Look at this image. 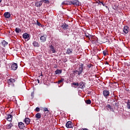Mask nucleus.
<instances>
[{
  "mask_svg": "<svg viewBox=\"0 0 130 130\" xmlns=\"http://www.w3.org/2000/svg\"><path fill=\"white\" fill-rule=\"evenodd\" d=\"M72 86H74L75 88H77L78 86H79V83L78 82H73L72 83Z\"/></svg>",
  "mask_w": 130,
  "mask_h": 130,
  "instance_id": "25",
  "label": "nucleus"
},
{
  "mask_svg": "<svg viewBox=\"0 0 130 130\" xmlns=\"http://www.w3.org/2000/svg\"><path fill=\"white\" fill-rule=\"evenodd\" d=\"M103 95L105 97H108V96H109V91L107 90H104L103 91Z\"/></svg>",
  "mask_w": 130,
  "mask_h": 130,
  "instance_id": "11",
  "label": "nucleus"
},
{
  "mask_svg": "<svg viewBox=\"0 0 130 130\" xmlns=\"http://www.w3.org/2000/svg\"><path fill=\"white\" fill-rule=\"evenodd\" d=\"M111 97H116L115 95H114V93H112L111 94Z\"/></svg>",
  "mask_w": 130,
  "mask_h": 130,
  "instance_id": "39",
  "label": "nucleus"
},
{
  "mask_svg": "<svg viewBox=\"0 0 130 130\" xmlns=\"http://www.w3.org/2000/svg\"><path fill=\"white\" fill-rule=\"evenodd\" d=\"M73 50L72 48H68L66 51V54H72Z\"/></svg>",
  "mask_w": 130,
  "mask_h": 130,
  "instance_id": "14",
  "label": "nucleus"
},
{
  "mask_svg": "<svg viewBox=\"0 0 130 130\" xmlns=\"http://www.w3.org/2000/svg\"><path fill=\"white\" fill-rule=\"evenodd\" d=\"M21 28H19V27H16L15 28V31L16 32V33H20V32H21Z\"/></svg>",
  "mask_w": 130,
  "mask_h": 130,
  "instance_id": "26",
  "label": "nucleus"
},
{
  "mask_svg": "<svg viewBox=\"0 0 130 130\" xmlns=\"http://www.w3.org/2000/svg\"><path fill=\"white\" fill-rule=\"evenodd\" d=\"M39 78H40V77H43V75H42V72L41 73V75L40 76H39Z\"/></svg>",
  "mask_w": 130,
  "mask_h": 130,
  "instance_id": "41",
  "label": "nucleus"
},
{
  "mask_svg": "<svg viewBox=\"0 0 130 130\" xmlns=\"http://www.w3.org/2000/svg\"><path fill=\"white\" fill-rule=\"evenodd\" d=\"M37 25L39 26V27H42V24L40 22H38V20H37Z\"/></svg>",
  "mask_w": 130,
  "mask_h": 130,
  "instance_id": "32",
  "label": "nucleus"
},
{
  "mask_svg": "<svg viewBox=\"0 0 130 130\" xmlns=\"http://www.w3.org/2000/svg\"><path fill=\"white\" fill-rule=\"evenodd\" d=\"M85 103L86 104H91V103H92V102H91V100H87L85 101Z\"/></svg>",
  "mask_w": 130,
  "mask_h": 130,
  "instance_id": "30",
  "label": "nucleus"
},
{
  "mask_svg": "<svg viewBox=\"0 0 130 130\" xmlns=\"http://www.w3.org/2000/svg\"><path fill=\"white\" fill-rule=\"evenodd\" d=\"M115 101H114V102H115Z\"/></svg>",
  "mask_w": 130,
  "mask_h": 130,
  "instance_id": "49",
  "label": "nucleus"
},
{
  "mask_svg": "<svg viewBox=\"0 0 130 130\" xmlns=\"http://www.w3.org/2000/svg\"><path fill=\"white\" fill-rule=\"evenodd\" d=\"M44 112H46V111L49 112V110H48V109L47 108H44Z\"/></svg>",
  "mask_w": 130,
  "mask_h": 130,
  "instance_id": "36",
  "label": "nucleus"
},
{
  "mask_svg": "<svg viewBox=\"0 0 130 130\" xmlns=\"http://www.w3.org/2000/svg\"><path fill=\"white\" fill-rule=\"evenodd\" d=\"M66 126L67 128H73L74 127V124L71 121H69L66 123Z\"/></svg>",
  "mask_w": 130,
  "mask_h": 130,
  "instance_id": "2",
  "label": "nucleus"
},
{
  "mask_svg": "<svg viewBox=\"0 0 130 130\" xmlns=\"http://www.w3.org/2000/svg\"><path fill=\"white\" fill-rule=\"evenodd\" d=\"M13 127V124L12 123H10L6 125V128L7 129H11Z\"/></svg>",
  "mask_w": 130,
  "mask_h": 130,
  "instance_id": "15",
  "label": "nucleus"
},
{
  "mask_svg": "<svg viewBox=\"0 0 130 130\" xmlns=\"http://www.w3.org/2000/svg\"><path fill=\"white\" fill-rule=\"evenodd\" d=\"M31 97H34V92H31Z\"/></svg>",
  "mask_w": 130,
  "mask_h": 130,
  "instance_id": "38",
  "label": "nucleus"
},
{
  "mask_svg": "<svg viewBox=\"0 0 130 130\" xmlns=\"http://www.w3.org/2000/svg\"><path fill=\"white\" fill-rule=\"evenodd\" d=\"M103 53L105 56H106V55H107V51L106 50L103 51Z\"/></svg>",
  "mask_w": 130,
  "mask_h": 130,
  "instance_id": "35",
  "label": "nucleus"
},
{
  "mask_svg": "<svg viewBox=\"0 0 130 130\" xmlns=\"http://www.w3.org/2000/svg\"><path fill=\"white\" fill-rule=\"evenodd\" d=\"M6 119L7 120H8V121H12V119H13V115H7V118H6Z\"/></svg>",
  "mask_w": 130,
  "mask_h": 130,
  "instance_id": "13",
  "label": "nucleus"
},
{
  "mask_svg": "<svg viewBox=\"0 0 130 130\" xmlns=\"http://www.w3.org/2000/svg\"><path fill=\"white\" fill-rule=\"evenodd\" d=\"M30 119L29 118H25L24 122H25V123H26V124H27V125H28V124H29L30 123Z\"/></svg>",
  "mask_w": 130,
  "mask_h": 130,
  "instance_id": "17",
  "label": "nucleus"
},
{
  "mask_svg": "<svg viewBox=\"0 0 130 130\" xmlns=\"http://www.w3.org/2000/svg\"><path fill=\"white\" fill-rule=\"evenodd\" d=\"M83 68H84V64L81 63L78 69L73 71V75L76 77H80L82 73H83Z\"/></svg>",
  "mask_w": 130,
  "mask_h": 130,
  "instance_id": "1",
  "label": "nucleus"
},
{
  "mask_svg": "<svg viewBox=\"0 0 130 130\" xmlns=\"http://www.w3.org/2000/svg\"><path fill=\"white\" fill-rule=\"evenodd\" d=\"M42 1V3H44L45 4H49V1L48 0H41Z\"/></svg>",
  "mask_w": 130,
  "mask_h": 130,
  "instance_id": "29",
  "label": "nucleus"
},
{
  "mask_svg": "<svg viewBox=\"0 0 130 130\" xmlns=\"http://www.w3.org/2000/svg\"><path fill=\"white\" fill-rule=\"evenodd\" d=\"M35 111L37 112H39V111H40V108L39 107H37L35 109Z\"/></svg>",
  "mask_w": 130,
  "mask_h": 130,
  "instance_id": "33",
  "label": "nucleus"
},
{
  "mask_svg": "<svg viewBox=\"0 0 130 130\" xmlns=\"http://www.w3.org/2000/svg\"><path fill=\"white\" fill-rule=\"evenodd\" d=\"M8 44H9V43L7 42L6 41L3 40L2 41V45L4 46V47H6Z\"/></svg>",
  "mask_w": 130,
  "mask_h": 130,
  "instance_id": "24",
  "label": "nucleus"
},
{
  "mask_svg": "<svg viewBox=\"0 0 130 130\" xmlns=\"http://www.w3.org/2000/svg\"><path fill=\"white\" fill-rule=\"evenodd\" d=\"M62 73V70L57 69L56 71L54 72V75H59V74H61Z\"/></svg>",
  "mask_w": 130,
  "mask_h": 130,
  "instance_id": "20",
  "label": "nucleus"
},
{
  "mask_svg": "<svg viewBox=\"0 0 130 130\" xmlns=\"http://www.w3.org/2000/svg\"><path fill=\"white\" fill-rule=\"evenodd\" d=\"M42 6V1L36 2L35 3V7H39Z\"/></svg>",
  "mask_w": 130,
  "mask_h": 130,
  "instance_id": "12",
  "label": "nucleus"
},
{
  "mask_svg": "<svg viewBox=\"0 0 130 130\" xmlns=\"http://www.w3.org/2000/svg\"><path fill=\"white\" fill-rule=\"evenodd\" d=\"M49 53H55V52H56V51H55V48H54V47H53L52 45L49 46Z\"/></svg>",
  "mask_w": 130,
  "mask_h": 130,
  "instance_id": "3",
  "label": "nucleus"
},
{
  "mask_svg": "<svg viewBox=\"0 0 130 130\" xmlns=\"http://www.w3.org/2000/svg\"><path fill=\"white\" fill-rule=\"evenodd\" d=\"M125 34H127L129 32V27L127 26H124L123 29Z\"/></svg>",
  "mask_w": 130,
  "mask_h": 130,
  "instance_id": "7",
  "label": "nucleus"
},
{
  "mask_svg": "<svg viewBox=\"0 0 130 130\" xmlns=\"http://www.w3.org/2000/svg\"><path fill=\"white\" fill-rule=\"evenodd\" d=\"M72 75H73V74H71V76H72Z\"/></svg>",
  "mask_w": 130,
  "mask_h": 130,
  "instance_id": "48",
  "label": "nucleus"
},
{
  "mask_svg": "<svg viewBox=\"0 0 130 130\" xmlns=\"http://www.w3.org/2000/svg\"><path fill=\"white\" fill-rule=\"evenodd\" d=\"M127 108H128V109H130V103H129V101H128V102L127 103Z\"/></svg>",
  "mask_w": 130,
  "mask_h": 130,
  "instance_id": "34",
  "label": "nucleus"
},
{
  "mask_svg": "<svg viewBox=\"0 0 130 130\" xmlns=\"http://www.w3.org/2000/svg\"><path fill=\"white\" fill-rule=\"evenodd\" d=\"M85 35L86 38H88V39H90V37H91V35H90L88 32L85 33Z\"/></svg>",
  "mask_w": 130,
  "mask_h": 130,
  "instance_id": "28",
  "label": "nucleus"
},
{
  "mask_svg": "<svg viewBox=\"0 0 130 130\" xmlns=\"http://www.w3.org/2000/svg\"><path fill=\"white\" fill-rule=\"evenodd\" d=\"M4 17L6 18L7 19H9L11 17V14L9 12H6L4 14Z\"/></svg>",
  "mask_w": 130,
  "mask_h": 130,
  "instance_id": "19",
  "label": "nucleus"
},
{
  "mask_svg": "<svg viewBox=\"0 0 130 130\" xmlns=\"http://www.w3.org/2000/svg\"><path fill=\"white\" fill-rule=\"evenodd\" d=\"M22 36L24 39H28V38L30 37V36L29 35V34L27 33L23 34Z\"/></svg>",
  "mask_w": 130,
  "mask_h": 130,
  "instance_id": "21",
  "label": "nucleus"
},
{
  "mask_svg": "<svg viewBox=\"0 0 130 130\" xmlns=\"http://www.w3.org/2000/svg\"><path fill=\"white\" fill-rule=\"evenodd\" d=\"M29 39H28L27 40H29Z\"/></svg>",
  "mask_w": 130,
  "mask_h": 130,
  "instance_id": "50",
  "label": "nucleus"
},
{
  "mask_svg": "<svg viewBox=\"0 0 130 130\" xmlns=\"http://www.w3.org/2000/svg\"><path fill=\"white\" fill-rule=\"evenodd\" d=\"M126 91H127V92H129V89H126Z\"/></svg>",
  "mask_w": 130,
  "mask_h": 130,
  "instance_id": "45",
  "label": "nucleus"
},
{
  "mask_svg": "<svg viewBox=\"0 0 130 130\" xmlns=\"http://www.w3.org/2000/svg\"><path fill=\"white\" fill-rule=\"evenodd\" d=\"M92 64H88V66H87V67H88V68H91V67H92Z\"/></svg>",
  "mask_w": 130,
  "mask_h": 130,
  "instance_id": "37",
  "label": "nucleus"
},
{
  "mask_svg": "<svg viewBox=\"0 0 130 130\" xmlns=\"http://www.w3.org/2000/svg\"><path fill=\"white\" fill-rule=\"evenodd\" d=\"M46 37H47V36L46 35L42 36L40 39L41 40V42H45V41H46Z\"/></svg>",
  "mask_w": 130,
  "mask_h": 130,
  "instance_id": "9",
  "label": "nucleus"
},
{
  "mask_svg": "<svg viewBox=\"0 0 130 130\" xmlns=\"http://www.w3.org/2000/svg\"><path fill=\"white\" fill-rule=\"evenodd\" d=\"M3 0H0V3H2V1Z\"/></svg>",
  "mask_w": 130,
  "mask_h": 130,
  "instance_id": "47",
  "label": "nucleus"
},
{
  "mask_svg": "<svg viewBox=\"0 0 130 130\" xmlns=\"http://www.w3.org/2000/svg\"><path fill=\"white\" fill-rule=\"evenodd\" d=\"M60 27L63 29V30H67V29H69V25L67 24L66 23H62Z\"/></svg>",
  "mask_w": 130,
  "mask_h": 130,
  "instance_id": "4",
  "label": "nucleus"
},
{
  "mask_svg": "<svg viewBox=\"0 0 130 130\" xmlns=\"http://www.w3.org/2000/svg\"><path fill=\"white\" fill-rule=\"evenodd\" d=\"M35 116L37 118V119H40V118H41V114H40V113H38L36 114Z\"/></svg>",
  "mask_w": 130,
  "mask_h": 130,
  "instance_id": "23",
  "label": "nucleus"
},
{
  "mask_svg": "<svg viewBox=\"0 0 130 130\" xmlns=\"http://www.w3.org/2000/svg\"><path fill=\"white\" fill-rule=\"evenodd\" d=\"M106 108H107V109H110V110H111V111H113V108H112V107H111V106L110 105H107L106 106Z\"/></svg>",
  "mask_w": 130,
  "mask_h": 130,
  "instance_id": "27",
  "label": "nucleus"
},
{
  "mask_svg": "<svg viewBox=\"0 0 130 130\" xmlns=\"http://www.w3.org/2000/svg\"><path fill=\"white\" fill-rule=\"evenodd\" d=\"M101 4H102V5H103L104 6H104H105V4L103 3V2H102Z\"/></svg>",
  "mask_w": 130,
  "mask_h": 130,
  "instance_id": "44",
  "label": "nucleus"
},
{
  "mask_svg": "<svg viewBox=\"0 0 130 130\" xmlns=\"http://www.w3.org/2000/svg\"><path fill=\"white\" fill-rule=\"evenodd\" d=\"M105 64H109V63L107 61H106Z\"/></svg>",
  "mask_w": 130,
  "mask_h": 130,
  "instance_id": "43",
  "label": "nucleus"
},
{
  "mask_svg": "<svg viewBox=\"0 0 130 130\" xmlns=\"http://www.w3.org/2000/svg\"><path fill=\"white\" fill-rule=\"evenodd\" d=\"M85 85H86V83H85V82L81 81L79 83V88L83 90V89H85Z\"/></svg>",
  "mask_w": 130,
  "mask_h": 130,
  "instance_id": "8",
  "label": "nucleus"
},
{
  "mask_svg": "<svg viewBox=\"0 0 130 130\" xmlns=\"http://www.w3.org/2000/svg\"><path fill=\"white\" fill-rule=\"evenodd\" d=\"M61 5H62V6H63V5H64L71 6V5H72V3L71 2V1H63V2L61 3Z\"/></svg>",
  "mask_w": 130,
  "mask_h": 130,
  "instance_id": "10",
  "label": "nucleus"
},
{
  "mask_svg": "<svg viewBox=\"0 0 130 130\" xmlns=\"http://www.w3.org/2000/svg\"><path fill=\"white\" fill-rule=\"evenodd\" d=\"M11 70L13 71H16L18 69V64L14 63L11 65Z\"/></svg>",
  "mask_w": 130,
  "mask_h": 130,
  "instance_id": "6",
  "label": "nucleus"
},
{
  "mask_svg": "<svg viewBox=\"0 0 130 130\" xmlns=\"http://www.w3.org/2000/svg\"><path fill=\"white\" fill-rule=\"evenodd\" d=\"M32 45L34 47H39V46H40L39 43L36 41H34L32 42Z\"/></svg>",
  "mask_w": 130,
  "mask_h": 130,
  "instance_id": "18",
  "label": "nucleus"
},
{
  "mask_svg": "<svg viewBox=\"0 0 130 130\" xmlns=\"http://www.w3.org/2000/svg\"><path fill=\"white\" fill-rule=\"evenodd\" d=\"M64 81L63 78H61L60 80L58 81V84H60V83H62L63 81Z\"/></svg>",
  "mask_w": 130,
  "mask_h": 130,
  "instance_id": "31",
  "label": "nucleus"
},
{
  "mask_svg": "<svg viewBox=\"0 0 130 130\" xmlns=\"http://www.w3.org/2000/svg\"><path fill=\"white\" fill-rule=\"evenodd\" d=\"M99 4H101L102 3L101 1H99Z\"/></svg>",
  "mask_w": 130,
  "mask_h": 130,
  "instance_id": "46",
  "label": "nucleus"
},
{
  "mask_svg": "<svg viewBox=\"0 0 130 130\" xmlns=\"http://www.w3.org/2000/svg\"><path fill=\"white\" fill-rule=\"evenodd\" d=\"M15 82H16V80L13 78H11L8 80V83L10 84H13V83H15Z\"/></svg>",
  "mask_w": 130,
  "mask_h": 130,
  "instance_id": "22",
  "label": "nucleus"
},
{
  "mask_svg": "<svg viewBox=\"0 0 130 130\" xmlns=\"http://www.w3.org/2000/svg\"><path fill=\"white\" fill-rule=\"evenodd\" d=\"M18 127L20 129L24 128L25 127V125H24V123L22 122H20L18 123Z\"/></svg>",
  "mask_w": 130,
  "mask_h": 130,
  "instance_id": "16",
  "label": "nucleus"
},
{
  "mask_svg": "<svg viewBox=\"0 0 130 130\" xmlns=\"http://www.w3.org/2000/svg\"><path fill=\"white\" fill-rule=\"evenodd\" d=\"M71 5L74 6H80V2L79 0H74L73 1H71Z\"/></svg>",
  "mask_w": 130,
  "mask_h": 130,
  "instance_id": "5",
  "label": "nucleus"
},
{
  "mask_svg": "<svg viewBox=\"0 0 130 130\" xmlns=\"http://www.w3.org/2000/svg\"><path fill=\"white\" fill-rule=\"evenodd\" d=\"M37 81L38 84H39L40 83V81H39V79H37Z\"/></svg>",
  "mask_w": 130,
  "mask_h": 130,
  "instance_id": "42",
  "label": "nucleus"
},
{
  "mask_svg": "<svg viewBox=\"0 0 130 130\" xmlns=\"http://www.w3.org/2000/svg\"><path fill=\"white\" fill-rule=\"evenodd\" d=\"M115 106H118V103H116L115 104Z\"/></svg>",
  "mask_w": 130,
  "mask_h": 130,
  "instance_id": "40",
  "label": "nucleus"
}]
</instances>
